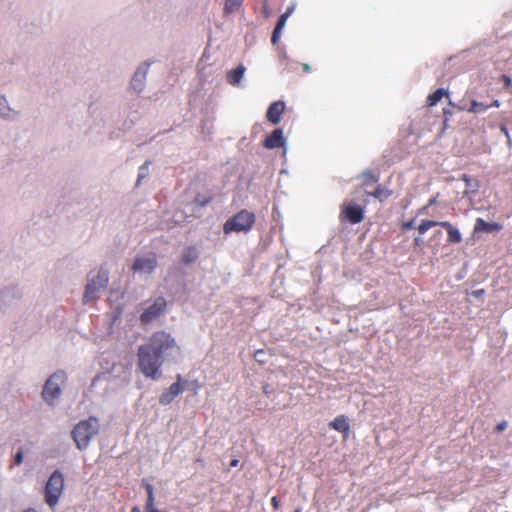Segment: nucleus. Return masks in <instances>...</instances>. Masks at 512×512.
<instances>
[{
  "label": "nucleus",
  "mask_w": 512,
  "mask_h": 512,
  "mask_svg": "<svg viewBox=\"0 0 512 512\" xmlns=\"http://www.w3.org/2000/svg\"><path fill=\"white\" fill-rule=\"evenodd\" d=\"M271 505H272L274 510H278L279 509L280 504H279V500H278V498L276 496L272 497Z\"/></svg>",
  "instance_id": "nucleus-32"
},
{
  "label": "nucleus",
  "mask_w": 512,
  "mask_h": 512,
  "mask_svg": "<svg viewBox=\"0 0 512 512\" xmlns=\"http://www.w3.org/2000/svg\"><path fill=\"white\" fill-rule=\"evenodd\" d=\"M362 178H363V185L364 186H370V185H373V184H376L378 182V177L372 173L371 171H365L362 173Z\"/></svg>",
  "instance_id": "nucleus-24"
},
{
  "label": "nucleus",
  "mask_w": 512,
  "mask_h": 512,
  "mask_svg": "<svg viewBox=\"0 0 512 512\" xmlns=\"http://www.w3.org/2000/svg\"><path fill=\"white\" fill-rule=\"evenodd\" d=\"M434 203H435V200H434V199H431V200L429 201V205H432V204H434Z\"/></svg>",
  "instance_id": "nucleus-46"
},
{
  "label": "nucleus",
  "mask_w": 512,
  "mask_h": 512,
  "mask_svg": "<svg viewBox=\"0 0 512 512\" xmlns=\"http://www.w3.org/2000/svg\"><path fill=\"white\" fill-rule=\"evenodd\" d=\"M230 465H231L232 467L237 466V465H238V460H237V459H233V460L231 461Z\"/></svg>",
  "instance_id": "nucleus-40"
},
{
  "label": "nucleus",
  "mask_w": 512,
  "mask_h": 512,
  "mask_svg": "<svg viewBox=\"0 0 512 512\" xmlns=\"http://www.w3.org/2000/svg\"><path fill=\"white\" fill-rule=\"evenodd\" d=\"M23 512H37V511L33 508H28V509L24 510Z\"/></svg>",
  "instance_id": "nucleus-44"
},
{
  "label": "nucleus",
  "mask_w": 512,
  "mask_h": 512,
  "mask_svg": "<svg viewBox=\"0 0 512 512\" xmlns=\"http://www.w3.org/2000/svg\"><path fill=\"white\" fill-rule=\"evenodd\" d=\"M263 13L265 14V17H269L268 9H266V5H264Z\"/></svg>",
  "instance_id": "nucleus-41"
},
{
  "label": "nucleus",
  "mask_w": 512,
  "mask_h": 512,
  "mask_svg": "<svg viewBox=\"0 0 512 512\" xmlns=\"http://www.w3.org/2000/svg\"><path fill=\"white\" fill-rule=\"evenodd\" d=\"M145 489L147 492V501L145 505V510H149L151 508H155V498H154V492H153V486L149 483L145 485Z\"/></svg>",
  "instance_id": "nucleus-22"
},
{
  "label": "nucleus",
  "mask_w": 512,
  "mask_h": 512,
  "mask_svg": "<svg viewBox=\"0 0 512 512\" xmlns=\"http://www.w3.org/2000/svg\"><path fill=\"white\" fill-rule=\"evenodd\" d=\"M108 283V273L100 269L93 277L88 278L83 296L84 303H88L97 298V293L106 287Z\"/></svg>",
  "instance_id": "nucleus-5"
},
{
  "label": "nucleus",
  "mask_w": 512,
  "mask_h": 512,
  "mask_svg": "<svg viewBox=\"0 0 512 512\" xmlns=\"http://www.w3.org/2000/svg\"><path fill=\"white\" fill-rule=\"evenodd\" d=\"M440 222L432 221V220H422L419 226L417 227V230L419 234L423 235L425 234L430 228L435 227L439 225Z\"/></svg>",
  "instance_id": "nucleus-23"
},
{
  "label": "nucleus",
  "mask_w": 512,
  "mask_h": 512,
  "mask_svg": "<svg viewBox=\"0 0 512 512\" xmlns=\"http://www.w3.org/2000/svg\"><path fill=\"white\" fill-rule=\"evenodd\" d=\"M403 229H412L414 228V220H410L408 222L403 223Z\"/></svg>",
  "instance_id": "nucleus-34"
},
{
  "label": "nucleus",
  "mask_w": 512,
  "mask_h": 512,
  "mask_svg": "<svg viewBox=\"0 0 512 512\" xmlns=\"http://www.w3.org/2000/svg\"><path fill=\"white\" fill-rule=\"evenodd\" d=\"M99 422L95 417L80 421L72 430V438L80 450L88 447L90 440L98 433Z\"/></svg>",
  "instance_id": "nucleus-2"
},
{
  "label": "nucleus",
  "mask_w": 512,
  "mask_h": 512,
  "mask_svg": "<svg viewBox=\"0 0 512 512\" xmlns=\"http://www.w3.org/2000/svg\"><path fill=\"white\" fill-rule=\"evenodd\" d=\"M131 512H141L139 507L135 506L131 509Z\"/></svg>",
  "instance_id": "nucleus-43"
},
{
  "label": "nucleus",
  "mask_w": 512,
  "mask_h": 512,
  "mask_svg": "<svg viewBox=\"0 0 512 512\" xmlns=\"http://www.w3.org/2000/svg\"><path fill=\"white\" fill-rule=\"evenodd\" d=\"M281 32H282L281 30L274 28L272 37H271V42L273 45L278 43L280 36H281Z\"/></svg>",
  "instance_id": "nucleus-30"
},
{
  "label": "nucleus",
  "mask_w": 512,
  "mask_h": 512,
  "mask_svg": "<svg viewBox=\"0 0 512 512\" xmlns=\"http://www.w3.org/2000/svg\"><path fill=\"white\" fill-rule=\"evenodd\" d=\"M167 307L164 297H158L151 305H149L140 315V322L143 325L149 324L162 315Z\"/></svg>",
  "instance_id": "nucleus-8"
},
{
  "label": "nucleus",
  "mask_w": 512,
  "mask_h": 512,
  "mask_svg": "<svg viewBox=\"0 0 512 512\" xmlns=\"http://www.w3.org/2000/svg\"><path fill=\"white\" fill-rule=\"evenodd\" d=\"M255 221L256 216L253 212H250L247 209H242L224 223L223 232L225 234H230L232 232L247 233L253 228Z\"/></svg>",
  "instance_id": "nucleus-3"
},
{
  "label": "nucleus",
  "mask_w": 512,
  "mask_h": 512,
  "mask_svg": "<svg viewBox=\"0 0 512 512\" xmlns=\"http://www.w3.org/2000/svg\"><path fill=\"white\" fill-rule=\"evenodd\" d=\"M200 252L198 248L194 245L187 246L183 249L180 257V263L188 266L196 263L199 259Z\"/></svg>",
  "instance_id": "nucleus-11"
},
{
  "label": "nucleus",
  "mask_w": 512,
  "mask_h": 512,
  "mask_svg": "<svg viewBox=\"0 0 512 512\" xmlns=\"http://www.w3.org/2000/svg\"><path fill=\"white\" fill-rule=\"evenodd\" d=\"M23 461V452L22 451H18L17 454L15 455V458H14V463L16 465H20Z\"/></svg>",
  "instance_id": "nucleus-31"
},
{
  "label": "nucleus",
  "mask_w": 512,
  "mask_h": 512,
  "mask_svg": "<svg viewBox=\"0 0 512 512\" xmlns=\"http://www.w3.org/2000/svg\"><path fill=\"white\" fill-rule=\"evenodd\" d=\"M368 195L373 196L379 201H384L392 195V191L381 186H377L372 192H367Z\"/></svg>",
  "instance_id": "nucleus-20"
},
{
  "label": "nucleus",
  "mask_w": 512,
  "mask_h": 512,
  "mask_svg": "<svg viewBox=\"0 0 512 512\" xmlns=\"http://www.w3.org/2000/svg\"><path fill=\"white\" fill-rule=\"evenodd\" d=\"M245 72V67L239 65L237 68L227 72V81L231 85H237L240 83Z\"/></svg>",
  "instance_id": "nucleus-17"
},
{
  "label": "nucleus",
  "mask_w": 512,
  "mask_h": 512,
  "mask_svg": "<svg viewBox=\"0 0 512 512\" xmlns=\"http://www.w3.org/2000/svg\"><path fill=\"white\" fill-rule=\"evenodd\" d=\"M335 431L347 434L350 430L347 418L344 415H338L330 424Z\"/></svg>",
  "instance_id": "nucleus-16"
},
{
  "label": "nucleus",
  "mask_w": 512,
  "mask_h": 512,
  "mask_svg": "<svg viewBox=\"0 0 512 512\" xmlns=\"http://www.w3.org/2000/svg\"><path fill=\"white\" fill-rule=\"evenodd\" d=\"M484 291L483 290H478L475 292L476 295H481Z\"/></svg>",
  "instance_id": "nucleus-45"
},
{
  "label": "nucleus",
  "mask_w": 512,
  "mask_h": 512,
  "mask_svg": "<svg viewBox=\"0 0 512 512\" xmlns=\"http://www.w3.org/2000/svg\"><path fill=\"white\" fill-rule=\"evenodd\" d=\"M439 226L446 229L448 233V242L456 244L462 241L460 231L456 227H454L450 222L442 221L439 223Z\"/></svg>",
  "instance_id": "nucleus-15"
},
{
  "label": "nucleus",
  "mask_w": 512,
  "mask_h": 512,
  "mask_svg": "<svg viewBox=\"0 0 512 512\" xmlns=\"http://www.w3.org/2000/svg\"><path fill=\"white\" fill-rule=\"evenodd\" d=\"M181 349L174 337L166 331L152 333L148 341L138 347L137 358L140 372L149 379L157 380L162 375V365Z\"/></svg>",
  "instance_id": "nucleus-1"
},
{
  "label": "nucleus",
  "mask_w": 512,
  "mask_h": 512,
  "mask_svg": "<svg viewBox=\"0 0 512 512\" xmlns=\"http://www.w3.org/2000/svg\"><path fill=\"white\" fill-rule=\"evenodd\" d=\"M502 79L504 82V86L508 88L511 85V78L507 75H503Z\"/></svg>",
  "instance_id": "nucleus-35"
},
{
  "label": "nucleus",
  "mask_w": 512,
  "mask_h": 512,
  "mask_svg": "<svg viewBox=\"0 0 512 512\" xmlns=\"http://www.w3.org/2000/svg\"><path fill=\"white\" fill-rule=\"evenodd\" d=\"M157 266V258L155 254L147 257H138L135 259L132 269L134 272L152 273Z\"/></svg>",
  "instance_id": "nucleus-9"
},
{
  "label": "nucleus",
  "mask_w": 512,
  "mask_h": 512,
  "mask_svg": "<svg viewBox=\"0 0 512 512\" xmlns=\"http://www.w3.org/2000/svg\"><path fill=\"white\" fill-rule=\"evenodd\" d=\"M506 427H507V423H506L505 421H503V422L499 423V424L496 426L495 430H496L497 432H502V431H504V430L506 429Z\"/></svg>",
  "instance_id": "nucleus-33"
},
{
  "label": "nucleus",
  "mask_w": 512,
  "mask_h": 512,
  "mask_svg": "<svg viewBox=\"0 0 512 512\" xmlns=\"http://www.w3.org/2000/svg\"><path fill=\"white\" fill-rule=\"evenodd\" d=\"M489 107L490 106L485 105V104H483L481 102H478L476 100H472L471 101V105L468 108V112H470V113H481V112L486 111Z\"/></svg>",
  "instance_id": "nucleus-25"
},
{
  "label": "nucleus",
  "mask_w": 512,
  "mask_h": 512,
  "mask_svg": "<svg viewBox=\"0 0 512 512\" xmlns=\"http://www.w3.org/2000/svg\"><path fill=\"white\" fill-rule=\"evenodd\" d=\"M294 512H302L300 508L295 509Z\"/></svg>",
  "instance_id": "nucleus-47"
},
{
  "label": "nucleus",
  "mask_w": 512,
  "mask_h": 512,
  "mask_svg": "<svg viewBox=\"0 0 512 512\" xmlns=\"http://www.w3.org/2000/svg\"><path fill=\"white\" fill-rule=\"evenodd\" d=\"M66 375L62 371L52 374L43 387L42 397L47 403H52L61 393L60 386L65 382Z\"/></svg>",
  "instance_id": "nucleus-6"
},
{
  "label": "nucleus",
  "mask_w": 512,
  "mask_h": 512,
  "mask_svg": "<svg viewBox=\"0 0 512 512\" xmlns=\"http://www.w3.org/2000/svg\"><path fill=\"white\" fill-rule=\"evenodd\" d=\"M364 208L358 204L345 201L340 206L339 220L341 223L358 224L364 220Z\"/></svg>",
  "instance_id": "nucleus-7"
},
{
  "label": "nucleus",
  "mask_w": 512,
  "mask_h": 512,
  "mask_svg": "<svg viewBox=\"0 0 512 512\" xmlns=\"http://www.w3.org/2000/svg\"><path fill=\"white\" fill-rule=\"evenodd\" d=\"M213 197L212 196H202L200 194H198L196 197H195V200L194 202L200 206V207H204L206 206L207 204H209L211 201H212Z\"/></svg>",
  "instance_id": "nucleus-26"
},
{
  "label": "nucleus",
  "mask_w": 512,
  "mask_h": 512,
  "mask_svg": "<svg viewBox=\"0 0 512 512\" xmlns=\"http://www.w3.org/2000/svg\"><path fill=\"white\" fill-rule=\"evenodd\" d=\"M64 478L59 471H55L49 477L45 486V502L50 508H54L63 492Z\"/></svg>",
  "instance_id": "nucleus-4"
},
{
  "label": "nucleus",
  "mask_w": 512,
  "mask_h": 512,
  "mask_svg": "<svg viewBox=\"0 0 512 512\" xmlns=\"http://www.w3.org/2000/svg\"><path fill=\"white\" fill-rule=\"evenodd\" d=\"M150 162L149 161H146L141 167H140V172H139V176H138V183L140 182V180L142 178H144L146 176V171L148 170V166H149Z\"/></svg>",
  "instance_id": "nucleus-29"
},
{
  "label": "nucleus",
  "mask_w": 512,
  "mask_h": 512,
  "mask_svg": "<svg viewBox=\"0 0 512 512\" xmlns=\"http://www.w3.org/2000/svg\"><path fill=\"white\" fill-rule=\"evenodd\" d=\"M489 106H490V107H499V106H500V103H499V101H498V100H494V101L492 102V104H491V105H489Z\"/></svg>",
  "instance_id": "nucleus-38"
},
{
  "label": "nucleus",
  "mask_w": 512,
  "mask_h": 512,
  "mask_svg": "<svg viewBox=\"0 0 512 512\" xmlns=\"http://www.w3.org/2000/svg\"><path fill=\"white\" fill-rule=\"evenodd\" d=\"M244 0H225L224 14H231L236 12L243 4Z\"/></svg>",
  "instance_id": "nucleus-21"
},
{
  "label": "nucleus",
  "mask_w": 512,
  "mask_h": 512,
  "mask_svg": "<svg viewBox=\"0 0 512 512\" xmlns=\"http://www.w3.org/2000/svg\"><path fill=\"white\" fill-rule=\"evenodd\" d=\"M289 14H290V12H289V11H287V12L283 13V14L279 17V19H278V21H277V23H276V26H275V28H276V29H278V30H281V31H282V29L284 28V26H285V24H286L287 18L289 17Z\"/></svg>",
  "instance_id": "nucleus-27"
},
{
  "label": "nucleus",
  "mask_w": 512,
  "mask_h": 512,
  "mask_svg": "<svg viewBox=\"0 0 512 512\" xmlns=\"http://www.w3.org/2000/svg\"><path fill=\"white\" fill-rule=\"evenodd\" d=\"M302 68H303L304 72H306V73H309L311 71V67L307 63H303Z\"/></svg>",
  "instance_id": "nucleus-36"
},
{
  "label": "nucleus",
  "mask_w": 512,
  "mask_h": 512,
  "mask_svg": "<svg viewBox=\"0 0 512 512\" xmlns=\"http://www.w3.org/2000/svg\"><path fill=\"white\" fill-rule=\"evenodd\" d=\"M285 110V103L283 101H275L270 104L266 112L267 120L276 125L281 120V115Z\"/></svg>",
  "instance_id": "nucleus-10"
},
{
  "label": "nucleus",
  "mask_w": 512,
  "mask_h": 512,
  "mask_svg": "<svg viewBox=\"0 0 512 512\" xmlns=\"http://www.w3.org/2000/svg\"><path fill=\"white\" fill-rule=\"evenodd\" d=\"M146 512H164V511H160V510H158V509L155 507V508H151V509L147 510Z\"/></svg>",
  "instance_id": "nucleus-42"
},
{
  "label": "nucleus",
  "mask_w": 512,
  "mask_h": 512,
  "mask_svg": "<svg viewBox=\"0 0 512 512\" xmlns=\"http://www.w3.org/2000/svg\"><path fill=\"white\" fill-rule=\"evenodd\" d=\"M501 229H502L501 224L496 223V222L489 223V222H486L485 220H483L482 218L476 219V223H475V227H474V230L476 232H487V233L500 231Z\"/></svg>",
  "instance_id": "nucleus-14"
},
{
  "label": "nucleus",
  "mask_w": 512,
  "mask_h": 512,
  "mask_svg": "<svg viewBox=\"0 0 512 512\" xmlns=\"http://www.w3.org/2000/svg\"><path fill=\"white\" fill-rule=\"evenodd\" d=\"M146 78V69L139 68L133 75L131 80L132 87L140 92L143 88V83Z\"/></svg>",
  "instance_id": "nucleus-18"
},
{
  "label": "nucleus",
  "mask_w": 512,
  "mask_h": 512,
  "mask_svg": "<svg viewBox=\"0 0 512 512\" xmlns=\"http://www.w3.org/2000/svg\"><path fill=\"white\" fill-rule=\"evenodd\" d=\"M422 243H423L422 238H420V237H416V238L414 239V244H415L416 246H420Z\"/></svg>",
  "instance_id": "nucleus-37"
},
{
  "label": "nucleus",
  "mask_w": 512,
  "mask_h": 512,
  "mask_svg": "<svg viewBox=\"0 0 512 512\" xmlns=\"http://www.w3.org/2000/svg\"><path fill=\"white\" fill-rule=\"evenodd\" d=\"M285 139L281 129H275L264 141V146L268 149L283 147Z\"/></svg>",
  "instance_id": "nucleus-12"
},
{
  "label": "nucleus",
  "mask_w": 512,
  "mask_h": 512,
  "mask_svg": "<svg viewBox=\"0 0 512 512\" xmlns=\"http://www.w3.org/2000/svg\"><path fill=\"white\" fill-rule=\"evenodd\" d=\"M444 96L448 97V92L443 88H438L432 94L428 96L427 105L435 106Z\"/></svg>",
  "instance_id": "nucleus-19"
},
{
  "label": "nucleus",
  "mask_w": 512,
  "mask_h": 512,
  "mask_svg": "<svg viewBox=\"0 0 512 512\" xmlns=\"http://www.w3.org/2000/svg\"><path fill=\"white\" fill-rule=\"evenodd\" d=\"M443 113L445 116H450L452 114V112L448 109H443Z\"/></svg>",
  "instance_id": "nucleus-39"
},
{
  "label": "nucleus",
  "mask_w": 512,
  "mask_h": 512,
  "mask_svg": "<svg viewBox=\"0 0 512 512\" xmlns=\"http://www.w3.org/2000/svg\"><path fill=\"white\" fill-rule=\"evenodd\" d=\"M10 109L7 106V101L5 97H0V113L4 117L9 116Z\"/></svg>",
  "instance_id": "nucleus-28"
},
{
  "label": "nucleus",
  "mask_w": 512,
  "mask_h": 512,
  "mask_svg": "<svg viewBox=\"0 0 512 512\" xmlns=\"http://www.w3.org/2000/svg\"><path fill=\"white\" fill-rule=\"evenodd\" d=\"M182 392V387L180 386L179 382L173 383L170 385V387L164 391L160 398L159 402L162 405H168L170 404L175 397H177Z\"/></svg>",
  "instance_id": "nucleus-13"
}]
</instances>
